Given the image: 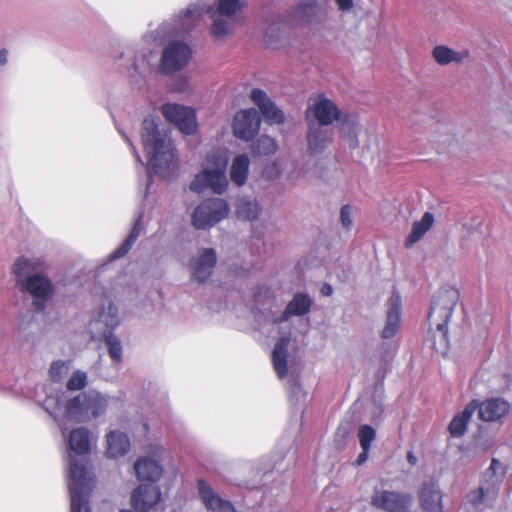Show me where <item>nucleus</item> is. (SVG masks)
Returning <instances> with one entry per match:
<instances>
[{"label": "nucleus", "instance_id": "4c0bfd02", "mask_svg": "<svg viewBox=\"0 0 512 512\" xmlns=\"http://www.w3.org/2000/svg\"><path fill=\"white\" fill-rule=\"evenodd\" d=\"M358 440L362 450H370L371 444L376 439V430L367 424L360 425L358 428Z\"/></svg>", "mask_w": 512, "mask_h": 512}, {"label": "nucleus", "instance_id": "bf43d9fd", "mask_svg": "<svg viewBox=\"0 0 512 512\" xmlns=\"http://www.w3.org/2000/svg\"><path fill=\"white\" fill-rule=\"evenodd\" d=\"M259 483L257 484H251V485H248L247 487L250 488V489H254L258 486Z\"/></svg>", "mask_w": 512, "mask_h": 512}, {"label": "nucleus", "instance_id": "c9c22d12", "mask_svg": "<svg viewBox=\"0 0 512 512\" xmlns=\"http://www.w3.org/2000/svg\"><path fill=\"white\" fill-rule=\"evenodd\" d=\"M102 337L107 348L108 355L113 363L120 364L123 360V346L121 339L109 331H103Z\"/></svg>", "mask_w": 512, "mask_h": 512}, {"label": "nucleus", "instance_id": "4468645a", "mask_svg": "<svg viewBox=\"0 0 512 512\" xmlns=\"http://www.w3.org/2000/svg\"><path fill=\"white\" fill-rule=\"evenodd\" d=\"M286 15L294 26L310 25L319 22L321 5L318 0H299Z\"/></svg>", "mask_w": 512, "mask_h": 512}, {"label": "nucleus", "instance_id": "dca6fc26", "mask_svg": "<svg viewBox=\"0 0 512 512\" xmlns=\"http://www.w3.org/2000/svg\"><path fill=\"white\" fill-rule=\"evenodd\" d=\"M307 131V144L308 150L311 154L322 153L332 142L333 131L328 126L316 124L311 120L309 114L306 115Z\"/></svg>", "mask_w": 512, "mask_h": 512}, {"label": "nucleus", "instance_id": "39448f33", "mask_svg": "<svg viewBox=\"0 0 512 512\" xmlns=\"http://www.w3.org/2000/svg\"><path fill=\"white\" fill-rule=\"evenodd\" d=\"M158 53L155 49L141 45L129 46L119 54L130 85L142 89L153 72H156Z\"/></svg>", "mask_w": 512, "mask_h": 512}, {"label": "nucleus", "instance_id": "1a4fd4ad", "mask_svg": "<svg viewBox=\"0 0 512 512\" xmlns=\"http://www.w3.org/2000/svg\"><path fill=\"white\" fill-rule=\"evenodd\" d=\"M229 205L222 198L203 200L193 211L191 222L197 230H207L228 217Z\"/></svg>", "mask_w": 512, "mask_h": 512}, {"label": "nucleus", "instance_id": "f8f14e48", "mask_svg": "<svg viewBox=\"0 0 512 512\" xmlns=\"http://www.w3.org/2000/svg\"><path fill=\"white\" fill-rule=\"evenodd\" d=\"M228 187L226 170L203 169L191 181L189 189L200 193L206 189H211L213 193L222 195Z\"/></svg>", "mask_w": 512, "mask_h": 512}, {"label": "nucleus", "instance_id": "f3484780", "mask_svg": "<svg viewBox=\"0 0 512 512\" xmlns=\"http://www.w3.org/2000/svg\"><path fill=\"white\" fill-rule=\"evenodd\" d=\"M292 27H294V25L289 21L287 15L279 16L277 19L271 21L265 29V44L272 49L282 47L287 43L289 31Z\"/></svg>", "mask_w": 512, "mask_h": 512}, {"label": "nucleus", "instance_id": "473e14b6", "mask_svg": "<svg viewBox=\"0 0 512 512\" xmlns=\"http://www.w3.org/2000/svg\"><path fill=\"white\" fill-rule=\"evenodd\" d=\"M250 159L246 154H239L234 157L230 167V179L238 187L243 186L248 177Z\"/></svg>", "mask_w": 512, "mask_h": 512}, {"label": "nucleus", "instance_id": "aec40b11", "mask_svg": "<svg viewBox=\"0 0 512 512\" xmlns=\"http://www.w3.org/2000/svg\"><path fill=\"white\" fill-rule=\"evenodd\" d=\"M250 98L259 108L260 113L267 124H282L285 121L284 113L279 109L267 94L258 88L252 89Z\"/></svg>", "mask_w": 512, "mask_h": 512}, {"label": "nucleus", "instance_id": "2f4dec72", "mask_svg": "<svg viewBox=\"0 0 512 512\" xmlns=\"http://www.w3.org/2000/svg\"><path fill=\"white\" fill-rule=\"evenodd\" d=\"M142 221H143V213H139L127 238L117 249H115L109 255V261H114L116 259H119V258L125 256L130 251V249L132 248L133 244L136 242V240L138 239V237L142 231V228H143Z\"/></svg>", "mask_w": 512, "mask_h": 512}, {"label": "nucleus", "instance_id": "423d86ee", "mask_svg": "<svg viewBox=\"0 0 512 512\" xmlns=\"http://www.w3.org/2000/svg\"><path fill=\"white\" fill-rule=\"evenodd\" d=\"M313 116V121L322 126H330L335 120L341 122L340 131L347 138L349 146H358V122L355 116L342 115L341 111L330 99L319 96L314 104L307 110L306 115Z\"/></svg>", "mask_w": 512, "mask_h": 512}, {"label": "nucleus", "instance_id": "9b49d317", "mask_svg": "<svg viewBox=\"0 0 512 512\" xmlns=\"http://www.w3.org/2000/svg\"><path fill=\"white\" fill-rule=\"evenodd\" d=\"M370 504L385 512H406L411 504V498L402 492L375 488L370 498Z\"/></svg>", "mask_w": 512, "mask_h": 512}, {"label": "nucleus", "instance_id": "7c9ffc66", "mask_svg": "<svg viewBox=\"0 0 512 512\" xmlns=\"http://www.w3.org/2000/svg\"><path fill=\"white\" fill-rule=\"evenodd\" d=\"M496 499V496L488 495L487 490L479 486L466 495L465 504L469 505L472 511L481 512L485 508L492 506Z\"/></svg>", "mask_w": 512, "mask_h": 512}, {"label": "nucleus", "instance_id": "f03ea898", "mask_svg": "<svg viewBox=\"0 0 512 512\" xmlns=\"http://www.w3.org/2000/svg\"><path fill=\"white\" fill-rule=\"evenodd\" d=\"M68 489L71 512H91L89 496L93 488V477L88 467L87 456L91 451V434L80 427L69 433Z\"/></svg>", "mask_w": 512, "mask_h": 512}, {"label": "nucleus", "instance_id": "5701e85b", "mask_svg": "<svg viewBox=\"0 0 512 512\" xmlns=\"http://www.w3.org/2000/svg\"><path fill=\"white\" fill-rule=\"evenodd\" d=\"M506 472V466L498 459L493 458L490 466L482 475L480 486L487 490L488 495L497 497Z\"/></svg>", "mask_w": 512, "mask_h": 512}, {"label": "nucleus", "instance_id": "72a5a7b5", "mask_svg": "<svg viewBox=\"0 0 512 512\" xmlns=\"http://www.w3.org/2000/svg\"><path fill=\"white\" fill-rule=\"evenodd\" d=\"M434 222V216L430 212H425L420 221H415L412 225V229L405 239V246L412 247L417 243L432 227Z\"/></svg>", "mask_w": 512, "mask_h": 512}, {"label": "nucleus", "instance_id": "6e6d98bb", "mask_svg": "<svg viewBox=\"0 0 512 512\" xmlns=\"http://www.w3.org/2000/svg\"><path fill=\"white\" fill-rule=\"evenodd\" d=\"M333 293V288L330 284L325 283L321 288V294L323 296H331Z\"/></svg>", "mask_w": 512, "mask_h": 512}, {"label": "nucleus", "instance_id": "b1692460", "mask_svg": "<svg viewBox=\"0 0 512 512\" xmlns=\"http://www.w3.org/2000/svg\"><path fill=\"white\" fill-rule=\"evenodd\" d=\"M421 508L424 512H443L442 493L435 481L424 483L419 492Z\"/></svg>", "mask_w": 512, "mask_h": 512}, {"label": "nucleus", "instance_id": "6e6552de", "mask_svg": "<svg viewBox=\"0 0 512 512\" xmlns=\"http://www.w3.org/2000/svg\"><path fill=\"white\" fill-rule=\"evenodd\" d=\"M459 293L456 289L449 287L440 289L432 298L428 320L431 326L441 333L444 341L448 340V322L458 302Z\"/></svg>", "mask_w": 512, "mask_h": 512}, {"label": "nucleus", "instance_id": "3c124183", "mask_svg": "<svg viewBox=\"0 0 512 512\" xmlns=\"http://www.w3.org/2000/svg\"><path fill=\"white\" fill-rule=\"evenodd\" d=\"M300 397H305V393L302 391L301 386L297 383L291 385V398H296L298 400Z\"/></svg>", "mask_w": 512, "mask_h": 512}, {"label": "nucleus", "instance_id": "13d9d810", "mask_svg": "<svg viewBox=\"0 0 512 512\" xmlns=\"http://www.w3.org/2000/svg\"><path fill=\"white\" fill-rule=\"evenodd\" d=\"M277 501L282 505L286 501V495L283 490L281 492L277 493Z\"/></svg>", "mask_w": 512, "mask_h": 512}, {"label": "nucleus", "instance_id": "a19ab883", "mask_svg": "<svg viewBox=\"0 0 512 512\" xmlns=\"http://www.w3.org/2000/svg\"><path fill=\"white\" fill-rule=\"evenodd\" d=\"M42 406L49 415L57 420L61 412L62 396L60 394L48 395Z\"/></svg>", "mask_w": 512, "mask_h": 512}, {"label": "nucleus", "instance_id": "2eb2a0df", "mask_svg": "<svg viewBox=\"0 0 512 512\" xmlns=\"http://www.w3.org/2000/svg\"><path fill=\"white\" fill-rule=\"evenodd\" d=\"M217 262V254L213 248H202L198 255L190 260L192 280L204 283L212 275Z\"/></svg>", "mask_w": 512, "mask_h": 512}, {"label": "nucleus", "instance_id": "8fccbe9b", "mask_svg": "<svg viewBox=\"0 0 512 512\" xmlns=\"http://www.w3.org/2000/svg\"><path fill=\"white\" fill-rule=\"evenodd\" d=\"M118 131L119 133L123 136L124 140L128 143V145L130 146L131 148V151L133 153V155L135 156V159L137 162H139L141 165H143V162L141 160V157L139 155V153L137 152L136 150V147L134 146V144L131 142V140L128 138V136L118 128Z\"/></svg>", "mask_w": 512, "mask_h": 512}, {"label": "nucleus", "instance_id": "c03bdc74", "mask_svg": "<svg viewBox=\"0 0 512 512\" xmlns=\"http://www.w3.org/2000/svg\"><path fill=\"white\" fill-rule=\"evenodd\" d=\"M68 365L65 361H54L49 369V377L54 382H59L67 373Z\"/></svg>", "mask_w": 512, "mask_h": 512}, {"label": "nucleus", "instance_id": "864d4df0", "mask_svg": "<svg viewBox=\"0 0 512 512\" xmlns=\"http://www.w3.org/2000/svg\"><path fill=\"white\" fill-rule=\"evenodd\" d=\"M140 429L138 430L139 435L145 436L149 432V424L146 420H142L140 424Z\"/></svg>", "mask_w": 512, "mask_h": 512}, {"label": "nucleus", "instance_id": "4d7b16f0", "mask_svg": "<svg viewBox=\"0 0 512 512\" xmlns=\"http://www.w3.org/2000/svg\"><path fill=\"white\" fill-rule=\"evenodd\" d=\"M407 461L411 465H415L417 463V458H416V456L412 452H408V454H407Z\"/></svg>", "mask_w": 512, "mask_h": 512}, {"label": "nucleus", "instance_id": "37998d69", "mask_svg": "<svg viewBox=\"0 0 512 512\" xmlns=\"http://www.w3.org/2000/svg\"><path fill=\"white\" fill-rule=\"evenodd\" d=\"M87 384V374L82 371H76L72 374L67 382V389L76 391L83 389Z\"/></svg>", "mask_w": 512, "mask_h": 512}, {"label": "nucleus", "instance_id": "7ed1b4c3", "mask_svg": "<svg viewBox=\"0 0 512 512\" xmlns=\"http://www.w3.org/2000/svg\"><path fill=\"white\" fill-rule=\"evenodd\" d=\"M45 270V261L35 257H20L13 265L16 286L20 292L31 297V307L35 313H43L55 295V284Z\"/></svg>", "mask_w": 512, "mask_h": 512}, {"label": "nucleus", "instance_id": "f704fd0d", "mask_svg": "<svg viewBox=\"0 0 512 512\" xmlns=\"http://www.w3.org/2000/svg\"><path fill=\"white\" fill-rule=\"evenodd\" d=\"M261 213V207L255 199L241 197L236 204V214L239 219L255 221Z\"/></svg>", "mask_w": 512, "mask_h": 512}, {"label": "nucleus", "instance_id": "f257e3e1", "mask_svg": "<svg viewBox=\"0 0 512 512\" xmlns=\"http://www.w3.org/2000/svg\"><path fill=\"white\" fill-rule=\"evenodd\" d=\"M213 11V7L203 0L190 3L163 21L155 31L144 36L145 40L167 44L163 47L156 65V73L171 76L184 70L192 59V48L186 42L174 39L188 35L198 24L199 20Z\"/></svg>", "mask_w": 512, "mask_h": 512}, {"label": "nucleus", "instance_id": "cd10ccee", "mask_svg": "<svg viewBox=\"0 0 512 512\" xmlns=\"http://www.w3.org/2000/svg\"><path fill=\"white\" fill-rule=\"evenodd\" d=\"M290 339L288 337H281L275 344L272 351L273 368L279 379L287 376V357Z\"/></svg>", "mask_w": 512, "mask_h": 512}, {"label": "nucleus", "instance_id": "79ce46f5", "mask_svg": "<svg viewBox=\"0 0 512 512\" xmlns=\"http://www.w3.org/2000/svg\"><path fill=\"white\" fill-rule=\"evenodd\" d=\"M217 10L221 16H233L241 10L240 0H218Z\"/></svg>", "mask_w": 512, "mask_h": 512}, {"label": "nucleus", "instance_id": "09e8293b", "mask_svg": "<svg viewBox=\"0 0 512 512\" xmlns=\"http://www.w3.org/2000/svg\"><path fill=\"white\" fill-rule=\"evenodd\" d=\"M174 91L176 92H187L191 89L188 78L180 77L174 84Z\"/></svg>", "mask_w": 512, "mask_h": 512}, {"label": "nucleus", "instance_id": "a211bd4d", "mask_svg": "<svg viewBox=\"0 0 512 512\" xmlns=\"http://www.w3.org/2000/svg\"><path fill=\"white\" fill-rule=\"evenodd\" d=\"M476 402L478 416L485 422H496L503 419L510 411V403L501 397L486 399L485 401L472 400Z\"/></svg>", "mask_w": 512, "mask_h": 512}, {"label": "nucleus", "instance_id": "9d476101", "mask_svg": "<svg viewBox=\"0 0 512 512\" xmlns=\"http://www.w3.org/2000/svg\"><path fill=\"white\" fill-rule=\"evenodd\" d=\"M164 118L174 124L181 133L192 135L197 130L196 112L193 108L177 103H165L161 107Z\"/></svg>", "mask_w": 512, "mask_h": 512}, {"label": "nucleus", "instance_id": "20e7f679", "mask_svg": "<svg viewBox=\"0 0 512 512\" xmlns=\"http://www.w3.org/2000/svg\"><path fill=\"white\" fill-rule=\"evenodd\" d=\"M160 120L153 117L142 122L141 138L148 158V173L165 176L175 160V148L168 132L160 128Z\"/></svg>", "mask_w": 512, "mask_h": 512}, {"label": "nucleus", "instance_id": "5fc2aeb1", "mask_svg": "<svg viewBox=\"0 0 512 512\" xmlns=\"http://www.w3.org/2000/svg\"><path fill=\"white\" fill-rule=\"evenodd\" d=\"M8 62V50L5 48H2L0 50V65L4 66Z\"/></svg>", "mask_w": 512, "mask_h": 512}, {"label": "nucleus", "instance_id": "603ef678", "mask_svg": "<svg viewBox=\"0 0 512 512\" xmlns=\"http://www.w3.org/2000/svg\"><path fill=\"white\" fill-rule=\"evenodd\" d=\"M368 453H369V450H362L356 459V464L357 465L364 464L368 459Z\"/></svg>", "mask_w": 512, "mask_h": 512}, {"label": "nucleus", "instance_id": "a18cd8bd", "mask_svg": "<svg viewBox=\"0 0 512 512\" xmlns=\"http://www.w3.org/2000/svg\"><path fill=\"white\" fill-rule=\"evenodd\" d=\"M340 220L344 228L350 229L352 226V208L350 205H344L340 211Z\"/></svg>", "mask_w": 512, "mask_h": 512}, {"label": "nucleus", "instance_id": "49530a36", "mask_svg": "<svg viewBox=\"0 0 512 512\" xmlns=\"http://www.w3.org/2000/svg\"><path fill=\"white\" fill-rule=\"evenodd\" d=\"M334 3L337 6L338 11H340L342 14L349 13L354 6L353 0H333Z\"/></svg>", "mask_w": 512, "mask_h": 512}, {"label": "nucleus", "instance_id": "58836bf2", "mask_svg": "<svg viewBox=\"0 0 512 512\" xmlns=\"http://www.w3.org/2000/svg\"><path fill=\"white\" fill-rule=\"evenodd\" d=\"M228 166L227 156L220 151H212L206 157V167L203 169L226 170Z\"/></svg>", "mask_w": 512, "mask_h": 512}, {"label": "nucleus", "instance_id": "e433bc0d", "mask_svg": "<svg viewBox=\"0 0 512 512\" xmlns=\"http://www.w3.org/2000/svg\"><path fill=\"white\" fill-rule=\"evenodd\" d=\"M223 17L224 16L219 14V16L213 20L210 27V34L217 41L223 40L226 36L232 33L231 21Z\"/></svg>", "mask_w": 512, "mask_h": 512}, {"label": "nucleus", "instance_id": "6ab92c4d", "mask_svg": "<svg viewBox=\"0 0 512 512\" xmlns=\"http://www.w3.org/2000/svg\"><path fill=\"white\" fill-rule=\"evenodd\" d=\"M160 498V488L156 483L141 484L131 494V505L138 512H148Z\"/></svg>", "mask_w": 512, "mask_h": 512}, {"label": "nucleus", "instance_id": "393cba45", "mask_svg": "<svg viewBox=\"0 0 512 512\" xmlns=\"http://www.w3.org/2000/svg\"><path fill=\"white\" fill-rule=\"evenodd\" d=\"M106 444V456L110 459L125 456L131 448L128 436L119 430H111L107 433Z\"/></svg>", "mask_w": 512, "mask_h": 512}, {"label": "nucleus", "instance_id": "4be33fe9", "mask_svg": "<svg viewBox=\"0 0 512 512\" xmlns=\"http://www.w3.org/2000/svg\"><path fill=\"white\" fill-rule=\"evenodd\" d=\"M401 308V296L398 291L393 290L388 300L386 322L381 333L382 338L390 339L397 333L401 322Z\"/></svg>", "mask_w": 512, "mask_h": 512}, {"label": "nucleus", "instance_id": "ea45409f", "mask_svg": "<svg viewBox=\"0 0 512 512\" xmlns=\"http://www.w3.org/2000/svg\"><path fill=\"white\" fill-rule=\"evenodd\" d=\"M254 149L259 154L271 155L277 151L278 144L275 139L267 135H262L257 139Z\"/></svg>", "mask_w": 512, "mask_h": 512}, {"label": "nucleus", "instance_id": "c85d7f7f", "mask_svg": "<svg viewBox=\"0 0 512 512\" xmlns=\"http://www.w3.org/2000/svg\"><path fill=\"white\" fill-rule=\"evenodd\" d=\"M476 410V402H469L463 411L453 417L448 426L449 433L453 438H460L465 434L467 425Z\"/></svg>", "mask_w": 512, "mask_h": 512}, {"label": "nucleus", "instance_id": "412c9836", "mask_svg": "<svg viewBox=\"0 0 512 512\" xmlns=\"http://www.w3.org/2000/svg\"><path fill=\"white\" fill-rule=\"evenodd\" d=\"M313 305L311 296L304 292H297L287 303L282 314L274 320L276 323L286 322L291 317H302L310 313Z\"/></svg>", "mask_w": 512, "mask_h": 512}, {"label": "nucleus", "instance_id": "a878e982", "mask_svg": "<svg viewBox=\"0 0 512 512\" xmlns=\"http://www.w3.org/2000/svg\"><path fill=\"white\" fill-rule=\"evenodd\" d=\"M134 470L140 481H148L151 483H156L163 472L159 462L148 457L138 459L134 464Z\"/></svg>", "mask_w": 512, "mask_h": 512}, {"label": "nucleus", "instance_id": "0eeeda50", "mask_svg": "<svg viewBox=\"0 0 512 512\" xmlns=\"http://www.w3.org/2000/svg\"><path fill=\"white\" fill-rule=\"evenodd\" d=\"M109 396L95 390L82 392L65 404V416L78 423H86L105 415Z\"/></svg>", "mask_w": 512, "mask_h": 512}, {"label": "nucleus", "instance_id": "c756f323", "mask_svg": "<svg viewBox=\"0 0 512 512\" xmlns=\"http://www.w3.org/2000/svg\"><path fill=\"white\" fill-rule=\"evenodd\" d=\"M431 54L435 62L441 66H447L452 63L459 64L469 57L468 50L455 51L446 45L435 46Z\"/></svg>", "mask_w": 512, "mask_h": 512}, {"label": "nucleus", "instance_id": "bb28decb", "mask_svg": "<svg viewBox=\"0 0 512 512\" xmlns=\"http://www.w3.org/2000/svg\"><path fill=\"white\" fill-rule=\"evenodd\" d=\"M93 323L101 325L102 332L109 331L115 333V329L121 323L118 307L114 303L109 302L107 306H103L100 309L97 316L93 319Z\"/></svg>", "mask_w": 512, "mask_h": 512}, {"label": "nucleus", "instance_id": "de8ad7c7", "mask_svg": "<svg viewBox=\"0 0 512 512\" xmlns=\"http://www.w3.org/2000/svg\"><path fill=\"white\" fill-rule=\"evenodd\" d=\"M280 171L276 163L266 165L263 169V176L267 179H274L279 175Z\"/></svg>", "mask_w": 512, "mask_h": 512}, {"label": "nucleus", "instance_id": "ddd939ff", "mask_svg": "<svg viewBox=\"0 0 512 512\" xmlns=\"http://www.w3.org/2000/svg\"><path fill=\"white\" fill-rule=\"evenodd\" d=\"M260 123V117L256 109L241 110L234 117L233 134L236 138L249 142L258 134Z\"/></svg>", "mask_w": 512, "mask_h": 512}]
</instances>
